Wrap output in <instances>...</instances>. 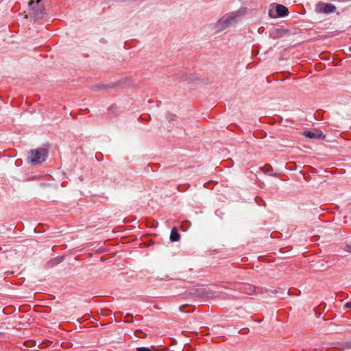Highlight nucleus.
<instances>
[{"label": "nucleus", "mask_w": 351, "mask_h": 351, "mask_svg": "<svg viewBox=\"0 0 351 351\" xmlns=\"http://www.w3.org/2000/svg\"><path fill=\"white\" fill-rule=\"evenodd\" d=\"M47 154L46 149H33L29 152L27 160L35 165L40 164L45 162Z\"/></svg>", "instance_id": "obj_1"}, {"label": "nucleus", "mask_w": 351, "mask_h": 351, "mask_svg": "<svg viewBox=\"0 0 351 351\" xmlns=\"http://www.w3.org/2000/svg\"><path fill=\"white\" fill-rule=\"evenodd\" d=\"M276 12L278 16H285L289 14V10L287 7L281 4H277L276 7Z\"/></svg>", "instance_id": "obj_2"}, {"label": "nucleus", "mask_w": 351, "mask_h": 351, "mask_svg": "<svg viewBox=\"0 0 351 351\" xmlns=\"http://www.w3.org/2000/svg\"><path fill=\"white\" fill-rule=\"evenodd\" d=\"M303 135L304 136L311 138V139H319L322 136L321 132H314L312 131H305L303 132Z\"/></svg>", "instance_id": "obj_3"}, {"label": "nucleus", "mask_w": 351, "mask_h": 351, "mask_svg": "<svg viewBox=\"0 0 351 351\" xmlns=\"http://www.w3.org/2000/svg\"><path fill=\"white\" fill-rule=\"evenodd\" d=\"M335 10V7L332 4H322L321 11L322 13L328 14L332 13Z\"/></svg>", "instance_id": "obj_4"}, {"label": "nucleus", "mask_w": 351, "mask_h": 351, "mask_svg": "<svg viewBox=\"0 0 351 351\" xmlns=\"http://www.w3.org/2000/svg\"><path fill=\"white\" fill-rule=\"evenodd\" d=\"M170 239L172 242H177L180 239V235L175 228L171 230Z\"/></svg>", "instance_id": "obj_5"}, {"label": "nucleus", "mask_w": 351, "mask_h": 351, "mask_svg": "<svg viewBox=\"0 0 351 351\" xmlns=\"http://www.w3.org/2000/svg\"><path fill=\"white\" fill-rule=\"evenodd\" d=\"M137 351H152V350H150L147 348L140 347V348H137Z\"/></svg>", "instance_id": "obj_6"}, {"label": "nucleus", "mask_w": 351, "mask_h": 351, "mask_svg": "<svg viewBox=\"0 0 351 351\" xmlns=\"http://www.w3.org/2000/svg\"><path fill=\"white\" fill-rule=\"evenodd\" d=\"M43 14V11L42 10V9L38 10V12H37V16L40 17Z\"/></svg>", "instance_id": "obj_7"}, {"label": "nucleus", "mask_w": 351, "mask_h": 351, "mask_svg": "<svg viewBox=\"0 0 351 351\" xmlns=\"http://www.w3.org/2000/svg\"><path fill=\"white\" fill-rule=\"evenodd\" d=\"M345 307L346 308H351V302H347L345 304Z\"/></svg>", "instance_id": "obj_8"}, {"label": "nucleus", "mask_w": 351, "mask_h": 351, "mask_svg": "<svg viewBox=\"0 0 351 351\" xmlns=\"http://www.w3.org/2000/svg\"><path fill=\"white\" fill-rule=\"evenodd\" d=\"M29 5H34V1H31L30 2H29Z\"/></svg>", "instance_id": "obj_9"}, {"label": "nucleus", "mask_w": 351, "mask_h": 351, "mask_svg": "<svg viewBox=\"0 0 351 351\" xmlns=\"http://www.w3.org/2000/svg\"><path fill=\"white\" fill-rule=\"evenodd\" d=\"M41 0H36V3L38 4L39 2H40Z\"/></svg>", "instance_id": "obj_10"}, {"label": "nucleus", "mask_w": 351, "mask_h": 351, "mask_svg": "<svg viewBox=\"0 0 351 351\" xmlns=\"http://www.w3.org/2000/svg\"><path fill=\"white\" fill-rule=\"evenodd\" d=\"M348 247L350 248L348 251L351 252V247L348 246Z\"/></svg>", "instance_id": "obj_11"}]
</instances>
